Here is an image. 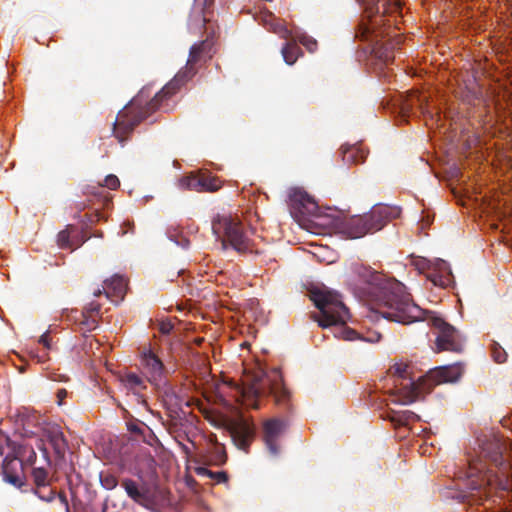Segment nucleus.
<instances>
[{
	"label": "nucleus",
	"instance_id": "8fccbe9b",
	"mask_svg": "<svg viewBox=\"0 0 512 512\" xmlns=\"http://www.w3.org/2000/svg\"><path fill=\"white\" fill-rule=\"evenodd\" d=\"M500 348L499 344L495 342L492 347V352H498Z\"/></svg>",
	"mask_w": 512,
	"mask_h": 512
},
{
	"label": "nucleus",
	"instance_id": "b1692460",
	"mask_svg": "<svg viewBox=\"0 0 512 512\" xmlns=\"http://www.w3.org/2000/svg\"><path fill=\"white\" fill-rule=\"evenodd\" d=\"M293 205H298L301 214H313L317 210L315 201L305 192L296 191L291 196Z\"/></svg>",
	"mask_w": 512,
	"mask_h": 512
},
{
	"label": "nucleus",
	"instance_id": "49530a36",
	"mask_svg": "<svg viewBox=\"0 0 512 512\" xmlns=\"http://www.w3.org/2000/svg\"><path fill=\"white\" fill-rule=\"evenodd\" d=\"M381 338V335L378 333H373V335L369 338H367V341L369 342H378Z\"/></svg>",
	"mask_w": 512,
	"mask_h": 512
},
{
	"label": "nucleus",
	"instance_id": "f704fd0d",
	"mask_svg": "<svg viewBox=\"0 0 512 512\" xmlns=\"http://www.w3.org/2000/svg\"><path fill=\"white\" fill-rule=\"evenodd\" d=\"M103 185L111 190H115L119 187L120 181L117 176L111 174L105 177Z\"/></svg>",
	"mask_w": 512,
	"mask_h": 512
},
{
	"label": "nucleus",
	"instance_id": "4468645a",
	"mask_svg": "<svg viewBox=\"0 0 512 512\" xmlns=\"http://www.w3.org/2000/svg\"><path fill=\"white\" fill-rule=\"evenodd\" d=\"M286 429V422L272 418L263 423V440L270 454L277 456L280 451L279 440Z\"/></svg>",
	"mask_w": 512,
	"mask_h": 512
},
{
	"label": "nucleus",
	"instance_id": "6e6552de",
	"mask_svg": "<svg viewBox=\"0 0 512 512\" xmlns=\"http://www.w3.org/2000/svg\"><path fill=\"white\" fill-rule=\"evenodd\" d=\"M377 22L359 24L355 38L368 43V49L374 57L387 64L394 59V51L402 43V37L396 35L389 36L384 30L376 28Z\"/></svg>",
	"mask_w": 512,
	"mask_h": 512
},
{
	"label": "nucleus",
	"instance_id": "79ce46f5",
	"mask_svg": "<svg viewBox=\"0 0 512 512\" xmlns=\"http://www.w3.org/2000/svg\"><path fill=\"white\" fill-rule=\"evenodd\" d=\"M128 430L135 434L143 433L142 424H138V423H128Z\"/></svg>",
	"mask_w": 512,
	"mask_h": 512
},
{
	"label": "nucleus",
	"instance_id": "f8f14e48",
	"mask_svg": "<svg viewBox=\"0 0 512 512\" xmlns=\"http://www.w3.org/2000/svg\"><path fill=\"white\" fill-rule=\"evenodd\" d=\"M181 189L196 192H216L222 187V182L208 171H194L179 180Z\"/></svg>",
	"mask_w": 512,
	"mask_h": 512
},
{
	"label": "nucleus",
	"instance_id": "423d86ee",
	"mask_svg": "<svg viewBox=\"0 0 512 512\" xmlns=\"http://www.w3.org/2000/svg\"><path fill=\"white\" fill-rule=\"evenodd\" d=\"M309 295L311 301L319 310V313H314L312 317L320 327L343 326L349 320L348 308L336 291L325 286L313 287L310 289Z\"/></svg>",
	"mask_w": 512,
	"mask_h": 512
},
{
	"label": "nucleus",
	"instance_id": "e433bc0d",
	"mask_svg": "<svg viewBox=\"0 0 512 512\" xmlns=\"http://www.w3.org/2000/svg\"><path fill=\"white\" fill-rule=\"evenodd\" d=\"M15 355H16L17 359L19 360L20 365L18 366V364L16 362H13V365L15 367H18L20 373H24L26 371L25 364H28L30 360H28L24 354H15Z\"/></svg>",
	"mask_w": 512,
	"mask_h": 512
},
{
	"label": "nucleus",
	"instance_id": "c756f323",
	"mask_svg": "<svg viewBox=\"0 0 512 512\" xmlns=\"http://www.w3.org/2000/svg\"><path fill=\"white\" fill-rule=\"evenodd\" d=\"M99 479L101 485L107 490H112L118 485L117 477L110 472H101Z\"/></svg>",
	"mask_w": 512,
	"mask_h": 512
},
{
	"label": "nucleus",
	"instance_id": "6ab92c4d",
	"mask_svg": "<svg viewBox=\"0 0 512 512\" xmlns=\"http://www.w3.org/2000/svg\"><path fill=\"white\" fill-rule=\"evenodd\" d=\"M140 365L150 382H157L164 373V365L158 354H141Z\"/></svg>",
	"mask_w": 512,
	"mask_h": 512
},
{
	"label": "nucleus",
	"instance_id": "f03ea898",
	"mask_svg": "<svg viewBox=\"0 0 512 512\" xmlns=\"http://www.w3.org/2000/svg\"><path fill=\"white\" fill-rule=\"evenodd\" d=\"M504 444L497 438L485 440L480 447L479 457L469 461L465 471L467 491L463 501L469 504H483L490 500L492 491L512 492V464L504 459Z\"/></svg>",
	"mask_w": 512,
	"mask_h": 512
},
{
	"label": "nucleus",
	"instance_id": "412c9836",
	"mask_svg": "<svg viewBox=\"0 0 512 512\" xmlns=\"http://www.w3.org/2000/svg\"><path fill=\"white\" fill-rule=\"evenodd\" d=\"M44 437L49 441L55 454L59 457L65 455L67 441L59 426H51L44 430Z\"/></svg>",
	"mask_w": 512,
	"mask_h": 512
},
{
	"label": "nucleus",
	"instance_id": "cd10ccee",
	"mask_svg": "<svg viewBox=\"0 0 512 512\" xmlns=\"http://www.w3.org/2000/svg\"><path fill=\"white\" fill-rule=\"evenodd\" d=\"M15 442H12L10 438L4 433L0 432V456L4 458L6 456H12V448L15 447Z\"/></svg>",
	"mask_w": 512,
	"mask_h": 512
},
{
	"label": "nucleus",
	"instance_id": "dca6fc26",
	"mask_svg": "<svg viewBox=\"0 0 512 512\" xmlns=\"http://www.w3.org/2000/svg\"><path fill=\"white\" fill-rule=\"evenodd\" d=\"M364 7L368 17L384 16L398 13L401 10L400 0H358Z\"/></svg>",
	"mask_w": 512,
	"mask_h": 512
},
{
	"label": "nucleus",
	"instance_id": "603ef678",
	"mask_svg": "<svg viewBox=\"0 0 512 512\" xmlns=\"http://www.w3.org/2000/svg\"><path fill=\"white\" fill-rule=\"evenodd\" d=\"M211 441L217 444V437L215 434L211 435Z\"/></svg>",
	"mask_w": 512,
	"mask_h": 512
},
{
	"label": "nucleus",
	"instance_id": "37998d69",
	"mask_svg": "<svg viewBox=\"0 0 512 512\" xmlns=\"http://www.w3.org/2000/svg\"><path fill=\"white\" fill-rule=\"evenodd\" d=\"M57 499L60 505L65 509V511L69 512V504L66 495L64 493H59L57 495Z\"/></svg>",
	"mask_w": 512,
	"mask_h": 512
},
{
	"label": "nucleus",
	"instance_id": "2f4dec72",
	"mask_svg": "<svg viewBox=\"0 0 512 512\" xmlns=\"http://www.w3.org/2000/svg\"><path fill=\"white\" fill-rule=\"evenodd\" d=\"M57 243L60 248L73 249V245L70 240V233H69L68 229L62 230L58 233Z\"/></svg>",
	"mask_w": 512,
	"mask_h": 512
},
{
	"label": "nucleus",
	"instance_id": "0eeeda50",
	"mask_svg": "<svg viewBox=\"0 0 512 512\" xmlns=\"http://www.w3.org/2000/svg\"><path fill=\"white\" fill-rule=\"evenodd\" d=\"M206 419L213 427L226 431L238 449L248 452L256 434L255 424L251 418L240 411H235L232 414L210 413Z\"/></svg>",
	"mask_w": 512,
	"mask_h": 512
},
{
	"label": "nucleus",
	"instance_id": "1a4fd4ad",
	"mask_svg": "<svg viewBox=\"0 0 512 512\" xmlns=\"http://www.w3.org/2000/svg\"><path fill=\"white\" fill-rule=\"evenodd\" d=\"M212 231L223 248L231 246L239 253L252 252L253 243L244 231L242 222L229 214H217L212 219Z\"/></svg>",
	"mask_w": 512,
	"mask_h": 512
},
{
	"label": "nucleus",
	"instance_id": "4be33fe9",
	"mask_svg": "<svg viewBox=\"0 0 512 512\" xmlns=\"http://www.w3.org/2000/svg\"><path fill=\"white\" fill-rule=\"evenodd\" d=\"M12 456L21 462L23 466H32L36 461V452L31 445L25 443H16L12 448Z\"/></svg>",
	"mask_w": 512,
	"mask_h": 512
},
{
	"label": "nucleus",
	"instance_id": "5701e85b",
	"mask_svg": "<svg viewBox=\"0 0 512 512\" xmlns=\"http://www.w3.org/2000/svg\"><path fill=\"white\" fill-rule=\"evenodd\" d=\"M340 153L342 157V161L345 164H359L363 163L367 157V154L364 150L356 145L352 146H341Z\"/></svg>",
	"mask_w": 512,
	"mask_h": 512
},
{
	"label": "nucleus",
	"instance_id": "c9c22d12",
	"mask_svg": "<svg viewBox=\"0 0 512 512\" xmlns=\"http://www.w3.org/2000/svg\"><path fill=\"white\" fill-rule=\"evenodd\" d=\"M159 332L162 334V335H170L171 333H175L174 332V325L171 321H161L159 324Z\"/></svg>",
	"mask_w": 512,
	"mask_h": 512
},
{
	"label": "nucleus",
	"instance_id": "7c9ffc66",
	"mask_svg": "<svg viewBox=\"0 0 512 512\" xmlns=\"http://www.w3.org/2000/svg\"><path fill=\"white\" fill-rule=\"evenodd\" d=\"M59 338H55L50 334L49 331L45 332L39 338V343L42 344L43 348L46 350H56L58 349L57 343Z\"/></svg>",
	"mask_w": 512,
	"mask_h": 512
},
{
	"label": "nucleus",
	"instance_id": "ea45409f",
	"mask_svg": "<svg viewBox=\"0 0 512 512\" xmlns=\"http://www.w3.org/2000/svg\"><path fill=\"white\" fill-rule=\"evenodd\" d=\"M31 362L44 363L48 360V354H26Z\"/></svg>",
	"mask_w": 512,
	"mask_h": 512
},
{
	"label": "nucleus",
	"instance_id": "a19ab883",
	"mask_svg": "<svg viewBox=\"0 0 512 512\" xmlns=\"http://www.w3.org/2000/svg\"><path fill=\"white\" fill-rule=\"evenodd\" d=\"M343 337H344V339L350 340V341L359 339L357 332L352 329H349V328H344Z\"/></svg>",
	"mask_w": 512,
	"mask_h": 512
},
{
	"label": "nucleus",
	"instance_id": "9b49d317",
	"mask_svg": "<svg viewBox=\"0 0 512 512\" xmlns=\"http://www.w3.org/2000/svg\"><path fill=\"white\" fill-rule=\"evenodd\" d=\"M329 224L334 233L347 239H357L371 233L364 215L345 217L337 214L331 218Z\"/></svg>",
	"mask_w": 512,
	"mask_h": 512
},
{
	"label": "nucleus",
	"instance_id": "a211bd4d",
	"mask_svg": "<svg viewBox=\"0 0 512 512\" xmlns=\"http://www.w3.org/2000/svg\"><path fill=\"white\" fill-rule=\"evenodd\" d=\"M127 291V281L119 275H114L104 281V295L115 304L121 302Z\"/></svg>",
	"mask_w": 512,
	"mask_h": 512
},
{
	"label": "nucleus",
	"instance_id": "ddd939ff",
	"mask_svg": "<svg viewBox=\"0 0 512 512\" xmlns=\"http://www.w3.org/2000/svg\"><path fill=\"white\" fill-rule=\"evenodd\" d=\"M121 486L127 495L140 505L148 507L157 501V489L146 483L138 484L136 481L126 478L121 482Z\"/></svg>",
	"mask_w": 512,
	"mask_h": 512
},
{
	"label": "nucleus",
	"instance_id": "a18cd8bd",
	"mask_svg": "<svg viewBox=\"0 0 512 512\" xmlns=\"http://www.w3.org/2000/svg\"><path fill=\"white\" fill-rule=\"evenodd\" d=\"M494 361L498 364L505 363L507 361L508 354H492Z\"/></svg>",
	"mask_w": 512,
	"mask_h": 512
},
{
	"label": "nucleus",
	"instance_id": "7ed1b4c3",
	"mask_svg": "<svg viewBox=\"0 0 512 512\" xmlns=\"http://www.w3.org/2000/svg\"><path fill=\"white\" fill-rule=\"evenodd\" d=\"M358 274L366 285L362 288L364 293L375 302L374 310L382 317L402 324L423 320L424 310L413 302L401 282L366 267Z\"/></svg>",
	"mask_w": 512,
	"mask_h": 512
},
{
	"label": "nucleus",
	"instance_id": "09e8293b",
	"mask_svg": "<svg viewBox=\"0 0 512 512\" xmlns=\"http://www.w3.org/2000/svg\"><path fill=\"white\" fill-rule=\"evenodd\" d=\"M240 348L241 349H250V343L248 341H243L241 344H240Z\"/></svg>",
	"mask_w": 512,
	"mask_h": 512
},
{
	"label": "nucleus",
	"instance_id": "39448f33",
	"mask_svg": "<svg viewBox=\"0 0 512 512\" xmlns=\"http://www.w3.org/2000/svg\"><path fill=\"white\" fill-rule=\"evenodd\" d=\"M463 372L464 367L460 362L435 367L417 379L411 362L401 359L389 368L390 375L408 380V383L403 386V390L411 402L430 393L437 385L457 382L462 377Z\"/></svg>",
	"mask_w": 512,
	"mask_h": 512
},
{
	"label": "nucleus",
	"instance_id": "9d476101",
	"mask_svg": "<svg viewBox=\"0 0 512 512\" xmlns=\"http://www.w3.org/2000/svg\"><path fill=\"white\" fill-rule=\"evenodd\" d=\"M432 325L438 330L436 345L439 352H462L465 349L466 339L455 327L439 317L432 318Z\"/></svg>",
	"mask_w": 512,
	"mask_h": 512
},
{
	"label": "nucleus",
	"instance_id": "f257e3e1",
	"mask_svg": "<svg viewBox=\"0 0 512 512\" xmlns=\"http://www.w3.org/2000/svg\"><path fill=\"white\" fill-rule=\"evenodd\" d=\"M213 47L214 40L209 36L205 40L193 44L189 50L185 67L157 92L149 102L144 103L145 91L142 90L132 99L129 105L119 111L113 123V135L120 143H124L134 128L151 114L157 110H169L167 103L169 98L197 74L202 64L213 57L215 53Z\"/></svg>",
	"mask_w": 512,
	"mask_h": 512
},
{
	"label": "nucleus",
	"instance_id": "bb28decb",
	"mask_svg": "<svg viewBox=\"0 0 512 512\" xmlns=\"http://www.w3.org/2000/svg\"><path fill=\"white\" fill-rule=\"evenodd\" d=\"M284 61L288 65H292L296 62L299 55L301 54L300 47L295 42H287L281 49Z\"/></svg>",
	"mask_w": 512,
	"mask_h": 512
},
{
	"label": "nucleus",
	"instance_id": "a878e982",
	"mask_svg": "<svg viewBox=\"0 0 512 512\" xmlns=\"http://www.w3.org/2000/svg\"><path fill=\"white\" fill-rule=\"evenodd\" d=\"M262 21L264 25L271 30L272 32L278 34L282 38H287L289 31L283 25V23L276 19L273 14L267 13L262 16Z\"/></svg>",
	"mask_w": 512,
	"mask_h": 512
},
{
	"label": "nucleus",
	"instance_id": "864d4df0",
	"mask_svg": "<svg viewBox=\"0 0 512 512\" xmlns=\"http://www.w3.org/2000/svg\"><path fill=\"white\" fill-rule=\"evenodd\" d=\"M41 494H42V495H45V496H48L47 491H45V490H43V489H41Z\"/></svg>",
	"mask_w": 512,
	"mask_h": 512
},
{
	"label": "nucleus",
	"instance_id": "20e7f679",
	"mask_svg": "<svg viewBox=\"0 0 512 512\" xmlns=\"http://www.w3.org/2000/svg\"><path fill=\"white\" fill-rule=\"evenodd\" d=\"M251 355V362L243 360V374L241 385L235 386L237 401L253 409L259 408V399L271 395L275 403L284 408L290 409V391L285 387L282 375L277 368L270 374L266 372V365L256 356Z\"/></svg>",
	"mask_w": 512,
	"mask_h": 512
},
{
	"label": "nucleus",
	"instance_id": "c85d7f7f",
	"mask_svg": "<svg viewBox=\"0 0 512 512\" xmlns=\"http://www.w3.org/2000/svg\"><path fill=\"white\" fill-rule=\"evenodd\" d=\"M122 381L124 382V384L129 387V388H138V387H142L144 388V381L143 379L135 374V373H132V372H129V373H126L123 378H122Z\"/></svg>",
	"mask_w": 512,
	"mask_h": 512
},
{
	"label": "nucleus",
	"instance_id": "c03bdc74",
	"mask_svg": "<svg viewBox=\"0 0 512 512\" xmlns=\"http://www.w3.org/2000/svg\"><path fill=\"white\" fill-rule=\"evenodd\" d=\"M215 460H216L217 464H219V465L224 464L227 460L226 452L224 450L217 452L216 456H215Z\"/></svg>",
	"mask_w": 512,
	"mask_h": 512
},
{
	"label": "nucleus",
	"instance_id": "72a5a7b5",
	"mask_svg": "<svg viewBox=\"0 0 512 512\" xmlns=\"http://www.w3.org/2000/svg\"><path fill=\"white\" fill-rule=\"evenodd\" d=\"M299 41L309 52H314L317 49V41L308 35L301 36Z\"/></svg>",
	"mask_w": 512,
	"mask_h": 512
},
{
	"label": "nucleus",
	"instance_id": "473e14b6",
	"mask_svg": "<svg viewBox=\"0 0 512 512\" xmlns=\"http://www.w3.org/2000/svg\"><path fill=\"white\" fill-rule=\"evenodd\" d=\"M210 478L214 479L216 483H226L228 481V475L224 471L213 472L207 469H202Z\"/></svg>",
	"mask_w": 512,
	"mask_h": 512
},
{
	"label": "nucleus",
	"instance_id": "aec40b11",
	"mask_svg": "<svg viewBox=\"0 0 512 512\" xmlns=\"http://www.w3.org/2000/svg\"><path fill=\"white\" fill-rule=\"evenodd\" d=\"M34 482L36 484L35 493L47 502L55 498V491L48 485V472L44 468H34L32 472Z\"/></svg>",
	"mask_w": 512,
	"mask_h": 512
},
{
	"label": "nucleus",
	"instance_id": "3c124183",
	"mask_svg": "<svg viewBox=\"0 0 512 512\" xmlns=\"http://www.w3.org/2000/svg\"><path fill=\"white\" fill-rule=\"evenodd\" d=\"M204 340L202 338H195L194 342L197 346H200Z\"/></svg>",
	"mask_w": 512,
	"mask_h": 512
},
{
	"label": "nucleus",
	"instance_id": "4c0bfd02",
	"mask_svg": "<svg viewBox=\"0 0 512 512\" xmlns=\"http://www.w3.org/2000/svg\"><path fill=\"white\" fill-rule=\"evenodd\" d=\"M15 355H16L17 359L19 360L20 365L18 366V364L16 362H13V365L15 367H18L20 373H24L26 371L25 364H28L30 360H28L24 354H15Z\"/></svg>",
	"mask_w": 512,
	"mask_h": 512
},
{
	"label": "nucleus",
	"instance_id": "2eb2a0df",
	"mask_svg": "<svg viewBox=\"0 0 512 512\" xmlns=\"http://www.w3.org/2000/svg\"><path fill=\"white\" fill-rule=\"evenodd\" d=\"M400 215V209L388 205H375L369 213L364 214L371 233L381 230L389 221Z\"/></svg>",
	"mask_w": 512,
	"mask_h": 512
},
{
	"label": "nucleus",
	"instance_id": "f3484780",
	"mask_svg": "<svg viewBox=\"0 0 512 512\" xmlns=\"http://www.w3.org/2000/svg\"><path fill=\"white\" fill-rule=\"evenodd\" d=\"M24 466L13 456H6L3 459L2 473L4 480L15 487L23 484Z\"/></svg>",
	"mask_w": 512,
	"mask_h": 512
},
{
	"label": "nucleus",
	"instance_id": "de8ad7c7",
	"mask_svg": "<svg viewBox=\"0 0 512 512\" xmlns=\"http://www.w3.org/2000/svg\"><path fill=\"white\" fill-rule=\"evenodd\" d=\"M104 294V286L102 288H97L93 291L94 297H99Z\"/></svg>",
	"mask_w": 512,
	"mask_h": 512
},
{
	"label": "nucleus",
	"instance_id": "393cba45",
	"mask_svg": "<svg viewBox=\"0 0 512 512\" xmlns=\"http://www.w3.org/2000/svg\"><path fill=\"white\" fill-rule=\"evenodd\" d=\"M101 313V304L97 301L89 302L82 311L83 323L89 328L95 327L97 318Z\"/></svg>",
	"mask_w": 512,
	"mask_h": 512
},
{
	"label": "nucleus",
	"instance_id": "58836bf2",
	"mask_svg": "<svg viewBox=\"0 0 512 512\" xmlns=\"http://www.w3.org/2000/svg\"><path fill=\"white\" fill-rule=\"evenodd\" d=\"M15 355H16L17 359L19 360L20 365L18 366V364L16 362H13V365L15 367H18L20 373H24L26 371L25 364H28L30 360H28L24 354H15Z\"/></svg>",
	"mask_w": 512,
	"mask_h": 512
}]
</instances>
